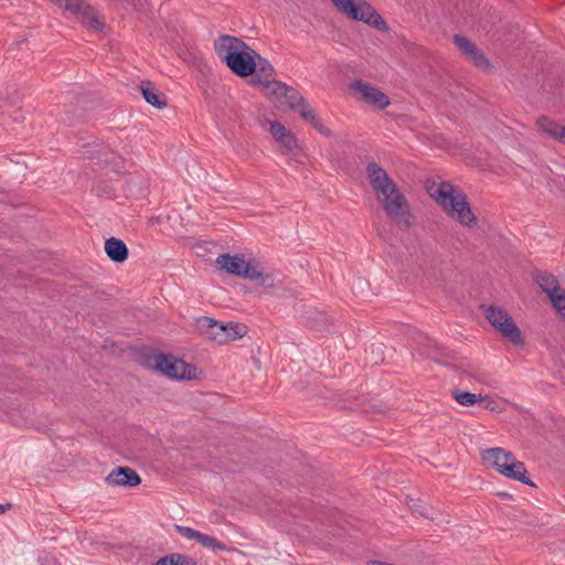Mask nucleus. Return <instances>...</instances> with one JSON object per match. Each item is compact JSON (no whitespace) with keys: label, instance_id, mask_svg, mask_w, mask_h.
Masks as SVG:
<instances>
[{"label":"nucleus","instance_id":"obj_1","mask_svg":"<svg viewBox=\"0 0 565 565\" xmlns=\"http://www.w3.org/2000/svg\"><path fill=\"white\" fill-rule=\"evenodd\" d=\"M366 172L372 189L382 204L385 214L398 224H411L409 206L405 195L398 190L396 183L387 172L375 162L366 166Z\"/></svg>","mask_w":565,"mask_h":565},{"label":"nucleus","instance_id":"obj_2","mask_svg":"<svg viewBox=\"0 0 565 565\" xmlns=\"http://www.w3.org/2000/svg\"><path fill=\"white\" fill-rule=\"evenodd\" d=\"M215 50L227 67L241 77L252 75L256 71L257 60H260L254 49L232 35L220 36L215 43Z\"/></svg>","mask_w":565,"mask_h":565},{"label":"nucleus","instance_id":"obj_3","mask_svg":"<svg viewBox=\"0 0 565 565\" xmlns=\"http://www.w3.org/2000/svg\"><path fill=\"white\" fill-rule=\"evenodd\" d=\"M430 196L443 207L452 220L460 225L471 227L477 217L472 213L467 196L452 184L441 182L436 189H430Z\"/></svg>","mask_w":565,"mask_h":565},{"label":"nucleus","instance_id":"obj_4","mask_svg":"<svg viewBox=\"0 0 565 565\" xmlns=\"http://www.w3.org/2000/svg\"><path fill=\"white\" fill-rule=\"evenodd\" d=\"M483 315L488 322L515 345H523L524 340L519 327L515 324L508 311L497 305L483 306Z\"/></svg>","mask_w":565,"mask_h":565},{"label":"nucleus","instance_id":"obj_5","mask_svg":"<svg viewBox=\"0 0 565 565\" xmlns=\"http://www.w3.org/2000/svg\"><path fill=\"white\" fill-rule=\"evenodd\" d=\"M345 15L355 21L365 22L381 31H386L387 24L383 18L363 0H331Z\"/></svg>","mask_w":565,"mask_h":565},{"label":"nucleus","instance_id":"obj_6","mask_svg":"<svg viewBox=\"0 0 565 565\" xmlns=\"http://www.w3.org/2000/svg\"><path fill=\"white\" fill-rule=\"evenodd\" d=\"M66 14L74 17L83 25L92 31H100L103 22L96 17L93 8L84 0H49Z\"/></svg>","mask_w":565,"mask_h":565},{"label":"nucleus","instance_id":"obj_7","mask_svg":"<svg viewBox=\"0 0 565 565\" xmlns=\"http://www.w3.org/2000/svg\"><path fill=\"white\" fill-rule=\"evenodd\" d=\"M153 366L171 379L192 380L196 377L195 367L171 355H156Z\"/></svg>","mask_w":565,"mask_h":565},{"label":"nucleus","instance_id":"obj_8","mask_svg":"<svg viewBox=\"0 0 565 565\" xmlns=\"http://www.w3.org/2000/svg\"><path fill=\"white\" fill-rule=\"evenodd\" d=\"M216 264L228 274L243 278L257 277L256 262L247 260L242 255L223 254L216 258Z\"/></svg>","mask_w":565,"mask_h":565},{"label":"nucleus","instance_id":"obj_9","mask_svg":"<svg viewBox=\"0 0 565 565\" xmlns=\"http://www.w3.org/2000/svg\"><path fill=\"white\" fill-rule=\"evenodd\" d=\"M351 89L359 94L365 103L379 109H384L390 105V98L383 92L362 81L352 83Z\"/></svg>","mask_w":565,"mask_h":565},{"label":"nucleus","instance_id":"obj_10","mask_svg":"<svg viewBox=\"0 0 565 565\" xmlns=\"http://www.w3.org/2000/svg\"><path fill=\"white\" fill-rule=\"evenodd\" d=\"M109 487L132 488L141 482L138 473L129 467H119L111 470L105 478Z\"/></svg>","mask_w":565,"mask_h":565},{"label":"nucleus","instance_id":"obj_11","mask_svg":"<svg viewBox=\"0 0 565 565\" xmlns=\"http://www.w3.org/2000/svg\"><path fill=\"white\" fill-rule=\"evenodd\" d=\"M270 93L290 109L297 110L305 102L303 97L295 88L281 82L274 84Z\"/></svg>","mask_w":565,"mask_h":565},{"label":"nucleus","instance_id":"obj_12","mask_svg":"<svg viewBox=\"0 0 565 565\" xmlns=\"http://www.w3.org/2000/svg\"><path fill=\"white\" fill-rule=\"evenodd\" d=\"M258 61L256 71L252 74L250 83L254 86L271 90L274 88V84L277 83L274 81L275 70L269 62L262 58Z\"/></svg>","mask_w":565,"mask_h":565},{"label":"nucleus","instance_id":"obj_13","mask_svg":"<svg viewBox=\"0 0 565 565\" xmlns=\"http://www.w3.org/2000/svg\"><path fill=\"white\" fill-rule=\"evenodd\" d=\"M454 41L459 51L475 65L480 67L488 66V60L467 38L455 35Z\"/></svg>","mask_w":565,"mask_h":565},{"label":"nucleus","instance_id":"obj_14","mask_svg":"<svg viewBox=\"0 0 565 565\" xmlns=\"http://www.w3.org/2000/svg\"><path fill=\"white\" fill-rule=\"evenodd\" d=\"M481 456L483 462L487 466L494 468L499 473H501L503 467L510 463V460L514 455L510 451L497 447L486 449L482 451Z\"/></svg>","mask_w":565,"mask_h":565},{"label":"nucleus","instance_id":"obj_15","mask_svg":"<svg viewBox=\"0 0 565 565\" xmlns=\"http://www.w3.org/2000/svg\"><path fill=\"white\" fill-rule=\"evenodd\" d=\"M269 132L285 152H291L297 147L296 138L278 121H269Z\"/></svg>","mask_w":565,"mask_h":565},{"label":"nucleus","instance_id":"obj_16","mask_svg":"<svg viewBox=\"0 0 565 565\" xmlns=\"http://www.w3.org/2000/svg\"><path fill=\"white\" fill-rule=\"evenodd\" d=\"M500 475L508 479L522 482L523 484L535 487V484L527 476L525 465L518 460L514 456L511 458L510 463L503 467Z\"/></svg>","mask_w":565,"mask_h":565},{"label":"nucleus","instance_id":"obj_17","mask_svg":"<svg viewBox=\"0 0 565 565\" xmlns=\"http://www.w3.org/2000/svg\"><path fill=\"white\" fill-rule=\"evenodd\" d=\"M537 128L551 139L565 145V126L548 118L540 117L536 120Z\"/></svg>","mask_w":565,"mask_h":565},{"label":"nucleus","instance_id":"obj_18","mask_svg":"<svg viewBox=\"0 0 565 565\" xmlns=\"http://www.w3.org/2000/svg\"><path fill=\"white\" fill-rule=\"evenodd\" d=\"M218 329H220V333L212 334V340H214L218 343L239 339L246 332L245 326H242L238 323H233V322H230L227 324L221 323Z\"/></svg>","mask_w":565,"mask_h":565},{"label":"nucleus","instance_id":"obj_19","mask_svg":"<svg viewBox=\"0 0 565 565\" xmlns=\"http://www.w3.org/2000/svg\"><path fill=\"white\" fill-rule=\"evenodd\" d=\"M104 248L107 256L115 263H122L128 257V248L119 238L110 237L106 239Z\"/></svg>","mask_w":565,"mask_h":565},{"label":"nucleus","instance_id":"obj_20","mask_svg":"<svg viewBox=\"0 0 565 565\" xmlns=\"http://www.w3.org/2000/svg\"><path fill=\"white\" fill-rule=\"evenodd\" d=\"M141 93L143 98L148 104L154 106L159 109L163 108L167 105V98L164 94L159 92L154 86L150 83L141 85Z\"/></svg>","mask_w":565,"mask_h":565},{"label":"nucleus","instance_id":"obj_21","mask_svg":"<svg viewBox=\"0 0 565 565\" xmlns=\"http://www.w3.org/2000/svg\"><path fill=\"white\" fill-rule=\"evenodd\" d=\"M536 282L541 289L547 295V297L554 292H558L561 289L557 279L547 273H542L536 276Z\"/></svg>","mask_w":565,"mask_h":565},{"label":"nucleus","instance_id":"obj_22","mask_svg":"<svg viewBox=\"0 0 565 565\" xmlns=\"http://www.w3.org/2000/svg\"><path fill=\"white\" fill-rule=\"evenodd\" d=\"M256 273L257 277L249 278L250 280H256L258 285L268 292L278 289L279 286L275 277L270 274H264L258 264H256Z\"/></svg>","mask_w":565,"mask_h":565},{"label":"nucleus","instance_id":"obj_23","mask_svg":"<svg viewBox=\"0 0 565 565\" xmlns=\"http://www.w3.org/2000/svg\"><path fill=\"white\" fill-rule=\"evenodd\" d=\"M154 565H194V563L189 556L173 553L159 558Z\"/></svg>","mask_w":565,"mask_h":565},{"label":"nucleus","instance_id":"obj_24","mask_svg":"<svg viewBox=\"0 0 565 565\" xmlns=\"http://www.w3.org/2000/svg\"><path fill=\"white\" fill-rule=\"evenodd\" d=\"M220 322L215 321L214 319L212 318H209V317H201L199 320H198V328L205 332L209 338L212 339V334L213 333H220Z\"/></svg>","mask_w":565,"mask_h":565},{"label":"nucleus","instance_id":"obj_25","mask_svg":"<svg viewBox=\"0 0 565 565\" xmlns=\"http://www.w3.org/2000/svg\"><path fill=\"white\" fill-rule=\"evenodd\" d=\"M198 543L200 545H202L203 547L211 550V551H225L226 550V546L222 542H220L215 537L210 536L204 533H201V536H200Z\"/></svg>","mask_w":565,"mask_h":565},{"label":"nucleus","instance_id":"obj_26","mask_svg":"<svg viewBox=\"0 0 565 565\" xmlns=\"http://www.w3.org/2000/svg\"><path fill=\"white\" fill-rule=\"evenodd\" d=\"M554 309L558 315L565 317V291L564 289H559L558 292H554L548 296Z\"/></svg>","mask_w":565,"mask_h":565},{"label":"nucleus","instance_id":"obj_27","mask_svg":"<svg viewBox=\"0 0 565 565\" xmlns=\"http://www.w3.org/2000/svg\"><path fill=\"white\" fill-rule=\"evenodd\" d=\"M454 398L462 406H472L479 402L480 395L470 392H455Z\"/></svg>","mask_w":565,"mask_h":565},{"label":"nucleus","instance_id":"obj_28","mask_svg":"<svg viewBox=\"0 0 565 565\" xmlns=\"http://www.w3.org/2000/svg\"><path fill=\"white\" fill-rule=\"evenodd\" d=\"M297 110H299L300 116L303 119L308 120L310 124H319V117L306 102H303L302 105Z\"/></svg>","mask_w":565,"mask_h":565},{"label":"nucleus","instance_id":"obj_29","mask_svg":"<svg viewBox=\"0 0 565 565\" xmlns=\"http://www.w3.org/2000/svg\"><path fill=\"white\" fill-rule=\"evenodd\" d=\"M175 531L178 534L189 541L198 542L201 536V532L189 526L175 525Z\"/></svg>","mask_w":565,"mask_h":565},{"label":"nucleus","instance_id":"obj_30","mask_svg":"<svg viewBox=\"0 0 565 565\" xmlns=\"http://www.w3.org/2000/svg\"><path fill=\"white\" fill-rule=\"evenodd\" d=\"M479 403H481L486 409H489L491 412H501L502 411L500 403L491 396L480 395Z\"/></svg>","mask_w":565,"mask_h":565},{"label":"nucleus","instance_id":"obj_31","mask_svg":"<svg viewBox=\"0 0 565 565\" xmlns=\"http://www.w3.org/2000/svg\"><path fill=\"white\" fill-rule=\"evenodd\" d=\"M320 134L324 135V136H329L331 134L330 129H328L327 127H324L321 122V120L319 119V124H311Z\"/></svg>","mask_w":565,"mask_h":565},{"label":"nucleus","instance_id":"obj_32","mask_svg":"<svg viewBox=\"0 0 565 565\" xmlns=\"http://www.w3.org/2000/svg\"><path fill=\"white\" fill-rule=\"evenodd\" d=\"M9 507H10V504H7V505H4V504H0V514L4 513V512H6V510H7Z\"/></svg>","mask_w":565,"mask_h":565},{"label":"nucleus","instance_id":"obj_33","mask_svg":"<svg viewBox=\"0 0 565 565\" xmlns=\"http://www.w3.org/2000/svg\"><path fill=\"white\" fill-rule=\"evenodd\" d=\"M10 419H11L14 424H17V425L19 424V422H18V420H15L14 418H10Z\"/></svg>","mask_w":565,"mask_h":565},{"label":"nucleus","instance_id":"obj_34","mask_svg":"<svg viewBox=\"0 0 565 565\" xmlns=\"http://www.w3.org/2000/svg\"><path fill=\"white\" fill-rule=\"evenodd\" d=\"M380 360H381V359L379 358V359H375L373 362H374V363H379V361H380Z\"/></svg>","mask_w":565,"mask_h":565}]
</instances>
